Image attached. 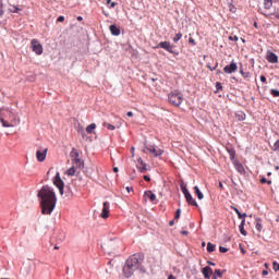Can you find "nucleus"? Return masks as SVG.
Wrapping results in <instances>:
<instances>
[{
  "label": "nucleus",
  "instance_id": "f257e3e1",
  "mask_svg": "<svg viewBox=\"0 0 279 279\" xmlns=\"http://www.w3.org/2000/svg\"><path fill=\"white\" fill-rule=\"evenodd\" d=\"M40 199L41 215H51L56 208L58 198L56 197V192L49 185H44L37 194Z\"/></svg>",
  "mask_w": 279,
  "mask_h": 279
},
{
  "label": "nucleus",
  "instance_id": "f03ea898",
  "mask_svg": "<svg viewBox=\"0 0 279 279\" xmlns=\"http://www.w3.org/2000/svg\"><path fill=\"white\" fill-rule=\"evenodd\" d=\"M141 265H143V255L141 254H134L130 256L125 265L123 267V275L125 278H132L134 276V271H137V269H141Z\"/></svg>",
  "mask_w": 279,
  "mask_h": 279
},
{
  "label": "nucleus",
  "instance_id": "7ed1b4c3",
  "mask_svg": "<svg viewBox=\"0 0 279 279\" xmlns=\"http://www.w3.org/2000/svg\"><path fill=\"white\" fill-rule=\"evenodd\" d=\"M1 114L0 121L3 128H16V124L20 123L19 117L8 109L2 110Z\"/></svg>",
  "mask_w": 279,
  "mask_h": 279
},
{
  "label": "nucleus",
  "instance_id": "20e7f679",
  "mask_svg": "<svg viewBox=\"0 0 279 279\" xmlns=\"http://www.w3.org/2000/svg\"><path fill=\"white\" fill-rule=\"evenodd\" d=\"M276 1H278V0H264V10L266 12L263 14H264V16H266V19L275 16V19H277L279 21V9L276 10L275 12H269V10H271V8L274 7V3H276Z\"/></svg>",
  "mask_w": 279,
  "mask_h": 279
},
{
  "label": "nucleus",
  "instance_id": "39448f33",
  "mask_svg": "<svg viewBox=\"0 0 279 279\" xmlns=\"http://www.w3.org/2000/svg\"><path fill=\"white\" fill-rule=\"evenodd\" d=\"M121 245H123V243L121 242V240H111L109 242H107L105 244V251L108 253V254H117V252L119 250H121Z\"/></svg>",
  "mask_w": 279,
  "mask_h": 279
},
{
  "label": "nucleus",
  "instance_id": "423d86ee",
  "mask_svg": "<svg viewBox=\"0 0 279 279\" xmlns=\"http://www.w3.org/2000/svg\"><path fill=\"white\" fill-rule=\"evenodd\" d=\"M168 99L171 106H175L178 108L179 106H182V101H184V95L178 90H174L169 94Z\"/></svg>",
  "mask_w": 279,
  "mask_h": 279
},
{
  "label": "nucleus",
  "instance_id": "0eeeda50",
  "mask_svg": "<svg viewBox=\"0 0 279 279\" xmlns=\"http://www.w3.org/2000/svg\"><path fill=\"white\" fill-rule=\"evenodd\" d=\"M70 156L72 158V165L77 169H84V161L80 158V151L76 148H72Z\"/></svg>",
  "mask_w": 279,
  "mask_h": 279
},
{
  "label": "nucleus",
  "instance_id": "6e6552de",
  "mask_svg": "<svg viewBox=\"0 0 279 279\" xmlns=\"http://www.w3.org/2000/svg\"><path fill=\"white\" fill-rule=\"evenodd\" d=\"M49 151L48 147L39 146L36 151V158L38 162H45L47 160V153Z\"/></svg>",
  "mask_w": 279,
  "mask_h": 279
},
{
  "label": "nucleus",
  "instance_id": "1a4fd4ad",
  "mask_svg": "<svg viewBox=\"0 0 279 279\" xmlns=\"http://www.w3.org/2000/svg\"><path fill=\"white\" fill-rule=\"evenodd\" d=\"M146 151L153 154L154 158H158V156H162L165 150L160 149V147L156 145H147L145 146Z\"/></svg>",
  "mask_w": 279,
  "mask_h": 279
},
{
  "label": "nucleus",
  "instance_id": "9d476101",
  "mask_svg": "<svg viewBox=\"0 0 279 279\" xmlns=\"http://www.w3.org/2000/svg\"><path fill=\"white\" fill-rule=\"evenodd\" d=\"M52 182L54 186L59 189L60 195H64V181H62V178H60V172L56 173Z\"/></svg>",
  "mask_w": 279,
  "mask_h": 279
},
{
  "label": "nucleus",
  "instance_id": "9b49d317",
  "mask_svg": "<svg viewBox=\"0 0 279 279\" xmlns=\"http://www.w3.org/2000/svg\"><path fill=\"white\" fill-rule=\"evenodd\" d=\"M31 47L36 56H43V44L38 41V39H33L31 41Z\"/></svg>",
  "mask_w": 279,
  "mask_h": 279
},
{
  "label": "nucleus",
  "instance_id": "f8f14e48",
  "mask_svg": "<svg viewBox=\"0 0 279 279\" xmlns=\"http://www.w3.org/2000/svg\"><path fill=\"white\" fill-rule=\"evenodd\" d=\"M157 48L165 49V50L168 51L169 53H173V46H172L171 43H169V41H160V43L157 45Z\"/></svg>",
  "mask_w": 279,
  "mask_h": 279
},
{
  "label": "nucleus",
  "instance_id": "ddd939ff",
  "mask_svg": "<svg viewBox=\"0 0 279 279\" xmlns=\"http://www.w3.org/2000/svg\"><path fill=\"white\" fill-rule=\"evenodd\" d=\"M101 219H108L110 217V203L105 202L102 211L100 214Z\"/></svg>",
  "mask_w": 279,
  "mask_h": 279
},
{
  "label": "nucleus",
  "instance_id": "4468645a",
  "mask_svg": "<svg viewBox=\"0 0 279 279\" xmlns=\"http://www.w3.org/2000/svg\"><path fill=\"white\" fill-rule=\"evenodd\" d=\"M266 60L267 62H269L270 64H278V57L276 53H274L272 51H267L266 52Z\"/></svg>",
  "mask_w": 279,
  "mask_h": 279
},
{
  "label": "nucleus",
  "instance_id": "2eb2a0df",
  "mask_svg": "<svg viewBox=\"0 0 279 279\" xmlns=\"http://www.w3.org/2000/svg\"><path fill=\"white\" fill-rule=\"evenodd\" d=\"M239 69V66L236 65V62H231L229 65H226L223 68V72L225 73H235V71Z\"/></svg>",
  "mask_w": 279,
  "mask_h": 279
},
{
  "label": "nucleus",
  "instance_id": "dca6fc26",
  "mask_svg": "<svg viewBox=\"0 0 279 279\" xmlns=\"http://www.w3.org/2000/svg\"><path fill=\"white\" fill-rule=\"evenodd\" d=\"M137 165H140L137 167V169L141 173H145L147 171V163H145V161H143V158L137 159Z\"/></svg>",
  "mask_w": 279,
  "mask_h": 279
},
{
  "label": "nucleus",
  "instance_id": "f3484780",
  "mask_svg": "<svg viewBox=\"0 0 279 279\" xmlns=\"http://www.w3.org/2000/svg\"><path fill=\"white\" fill-rule=\"evenodd\" d=\"M144 199L147 202V199H149V202H154L156 199V194H154V192L151 191H146L144 193Z\"/></svg>",
  "mask_w": 279,
  "mask_h": 279
},
{
  "label": "nucleus",
  "instance_id": "a211bd4d",
  "mask_svg": "<svg viewBox=\"0 0 279 279\" xmlns=\"http://www.w3.org/2000/svg\"><path fill=\"white\" fill-rule=\"evenodd\" d=\"M109 29L112 34V36H120L121 35V28H119L117 25H110Z\"/></svg>",
  "mask_w": 279,
  "mask_h": 279
},
{
  "label": "nucleus",
  "instance_id": "6ab92c4d",
  "mask_svg": "<svg viewBox=\"0 0 279 279\" xmlns=\"http://www.w3.org/2000/svg\"><path fill=\"white\" fill-rule=\"evenodd\" d=\"M202 271H203L204 278L206 279H210V276H213V268H210V266L203 268Z\"/></svg>",
  "mask_w": 279,
  "mask_h": 279
},
{
  "label": "nucleus",
  "instance_id": "aec40b11",
  "mask_svg": "<svg viewBox=\"0 0 279 279\" xmlns=\"http://www.w3.org/2000/svg\"><path fill=\"white\" fill-rule=\"evenodd\" d=\"M185 199L187 204H190V206H197V202L195 201V198H193V195H191V193L185 195Z\"/></svg>",
  "mask_w": 279,
  "mask_h": 279
},
{
  "label": "nucleus",
  "instance_id": "412c9836",
  "mask_svg": "<svg viewBox=\"0 0 279 279\" xmlns=\"http://www.w3.org/2000/svg\"><path fill=\"white\" fill-rule=\"evenodd\" d=\"M255 223H256L255 228H256L257 232H263V219L256 218Z\"/></svg>",
  "mask_w": 279,
  "mask_h": 279
},
{
  "label": "nucleus",
  "instance_id": "4be33fe9",
  "mask_svg": "<svg viewBox=\"0 0 279 279\" xmlns=\"http://www.w3.org/2000/svg\"><path fill=\"white\" fill-rule=\"evenodd\" d=\"M239 229L241 234H243V236H247V231H245V219L241 221Z\"/></svg>",
  "mask_w": 279,
  "mask_h": 279
},
{
  "label": "nucleus",
  "instance_id": "5701e85b",
  "mask_svg": "<svg viewBox=\"0 0 279 279\" xmlns=\"http://www.w3.org/2000/svg\"><path fill=\"white\" fill-rule=\"evenodd\" d=\"M95 130H97V124H95V123H92V124L87 125V128H86L87 134H93L95 132Z\"/></svg>",
  "mask_w": 279,
  "mask_h": 279
},
{
  "label": "nucleus",
  "instance_id": "b1692460",
  "mask_svg": "<svg viewBox=\"0 0 279 279\" xmlns=\"http://www.w3.org/2000/svg\"><path fill=\"white\" fill-rule=\"evenodd\" d=\"M194 193L198 199H204V194L202 193V191H199V186H194Z\"/></svg>",
  "mask_w": 279,
  "mask_h": 279
},
{
  "label": "nucleus",
  "instance_id": "393cba45",
  "mask_svg": "<svg viewBox=\"0 0 279 279\" xmlns=\"http://www.w3.org/2000/svg\"><path fill=\"white\" fill-rule=\"evenodd\" d=\"M227 151L230 156V160H234V158L236 157V150H234V148H227Z\"/></svg>",
  "mask_w": 279,
  "mask_h": 279
},
{
  "label": "nucleus",
  "instance_id": "a878e982",
  "mask_svg": "<svg viewBox=\"0 0 279 279\" xmlns=\"http://www.w3.org/2000/svg\"><path fill=\"white\" fill-rule=\"evenodd\" d=\"M234 167H235L236 171H239V173H243L244 168H243V165L241 162L234 161Z\"/></svg>",
  "mask_w": 279,
  "mask_h": 279
},
{
  "label": "nucleus",
  "instance_id": "bb28decb",
  "mask_svg": "<svg viewBox=\"0 0 279 279\" xmlns=\"http://www.w3.org/2000/svg\"><path fill=\"white\" fill-rule=\"evenodd\" d=\"M216 248H217V245H215V244H213L210 242L207 244V252L209 254H213V252H215Z\"/></svg>",
  "mask_w": 279,
  "mask_h": 279
},
{
  "label": "nucleus",
  "instance_id": "cd10ccee",
  "mask_svg": "<svg viewBox=\"0 0 279 279\" xmlns=\"http://www.w3.org/2000/svg\"><path fill=\"white\" fill-rule=\"evenodd\" d=\"M223 277V272H221L220 269H216L214 272V279H218V278H222Z\"/></svg>",
  "mask_w": 279,
  "mask_h": 279
},
{
  "label": "nucleus",
  "instance_id": "c85d7f7f",
  "mask_svg": "<svg viewBox=\"0 0 279 279\" xmlns=\"http://www.w3.org/2000/svg\"><path fill=\"white\" fill-rule=\"evenodd\" d=\"M75 167L76 166H72L70 169H68V171H66V174L68 175H75Z\"/></svg>",
  "mask_w": 279,
  "mask_h": 279
},
{
  "label": "nucleus",
  "instance_id": "c756f323",
  "mask_svg": "<svg viewBox=\"0 0 279 279\" xmlns=\"http://www.w3.org/2000/svg\"><path fill=\"white\" fill-rule=\"evenodd\" d=\"M102 125H104V128H107V129H109V130H117V128L114 126V125H112V124H110V123H108V122H104L102 123Z\"/></svg>",
  "mask_w": 279,
  "mask_h": 279
},
{
  "label": "nucleus",
  "instance_id": "7c9ffc66",
  "mask_svg": "<svg viewBox=\"0 0 279 279\" xmlns=\"http://www.w3.org/2000/svg\"><path fill=\"white\" fill-rule=\"evenodd\" d=\"M181 191H182L184 197H186V195H189L191 193V192H189V190L184 185H181Z\"/></svg>",
  "mask_w": 279,
  "mask_h": 279
},
{
  "label": "nucleus",
  "instance_id": "2f4dec72",
  "mask_svg": "<svg viewBox=\"0 0 279 279\" xmlns=\"http://www.w3.org/2000/svg\"><path fill=\"white\" fill-rule=\"evenodd\" d=\"M181 38H182V33H178V34L173 37V43H178Z\"/></svg>",
  "mask_w": 279,
  "mask_h": 279
},
{
  "label": "nucleus",
  "instance_id": "473e14b6",
  "mask_svg": "<svg viewBox=\"0 0 279 279\" xmlns=\"http://www.w3.org/2000/svg\"><path fill=\"white\" fill-rule=\"evenodd\" d=\"M270 95H272V97H279V90L278 89H270Z\"/></svg>",
  "mask_w": 279,
  "mask_h": 279
},
{
  "label": "nucleus",
  "instance_id": "72a5a7b5",
  "mask_svg": "<svg viewBox=\"0 0 279 279\" xmlns=\"http://www.w3.org/2000/svg\"><path fill=\"white\" fill-rule=\"evenodd\" d=\"M180 215H182V210L181 209H177V211L174 214V219H180Z\"/></svg>",
  "mask_w": 279,
  "mask_h": 279
},
{
  "label": "nucleus",
  "instance_id": "f704fd0d",
  "mask_svg": "<svg viewBox=\"0 0 279 279\" xmlns=\"http://www.w3.org/2000/svg\"><path fill=\"white\" fill-rule=\"evenodd\" d=\"M4 11H3V1L0 0V16H3Z\"/></svg>",
  "mask_w": 279,
  "mask_h": 279
},
{
  "label": "nucleus",
  "instance_id": "c9c22d12",
  "mask_svg": "<svg viewBox=\"0 0 279 279\" xmlns=\"http://www.w3.org/2000/svg\"><path fill=\"white\" fill-rule=\"evenodd\" d=\"M219 252H221V254H226L228 252V247L219 246Z\"/></svg>",
  "mask_w": 279,
  "mask_h": 279
},
{
  "label": "nucleus",
  "instance_id": "e433bc0d",
  "mask_svg": "<svg viewBox=\"0 0 279 279\" xmlns=\"http://www.w3.org/2000/svg\"><path fill=\"white\" fill-rule=\"evenodd\" d=\"M272 267H274L275 271H279V264H278V262H274L272 263Z\"/></svg>",
  "mask_w": 279,
  "mask_h": 279
},
{
  "label": "nucleus",
  "instance_id": "4c0bfd02",
  "mask_svg": "<svg viewBox=\"0 0 279 279\" xmlns=\"http://www.w3.org/2000/svg\"><path fill=\"white\" fill-rule=\"evenodd\" d=\"M238 217H239V219H242V221H243V219H245V217H247V214H241V211L238 214Z\"/></svg>",
  "mask_w": 279,
  "mask_h": 279
},
{
  "label": "nucleus",
  "instance_id": "58836bf2",
  "mask_svg": "<svg viewBox=\"0 0 279 279\" xmlns=\"http://www.w3.org/2000/svg\"><path fill=\"white\" fill-rule=\"evenodd\" d=\"M266 182H267V184H271V181H267L266 178L260 179V184H266Z\"/></svg>",
  "mask_w": 279,
  "mask_h": 279
},
{
  "label": "nucleus",
  "instance_id": "ea45409f",
  "mask_svg": "<svg viewBox=\"0 0 279 279\" xmlns=\"http://www.w3.org/2000/svg\"><path fill=\"white\" fill-rule=\"evenodd\" d=\"M189 43H190V45H192V47H195V45H196V43H195V40L193 39V37H190V38H189Z\"/></svg>",
  "mask_w": 279,
  "mask_h": 279
},
{
  "label": "nucleus",
  "instance_id": "a19ab883",
  "mask_svg": "<svg viewBox=\"0 0 279 279\" xmlns=\"http://www.w3.org/2000/svg\"><path fill=\"white\" fill-rule=\"evenodd\" d=\"M229 40H234V43H236L239 40V37L236 35L229 36Z\"/></svg>",
  "mask_w": 279,
  "mask_h": 279
},
{
  "label": "nucleus",
  "instance_id": "79ce46f5",
  "mask_svg": "<svg viewBox=\"0 0 279 279\" xmlns=\"http://www.w3.org/2000/svg\"><path fill=\"white\" fill-rule=\"evenodd\" d=\"M221 88H223V86H221V83L217 82L216 83V90H221Z\"/></svg>",
  "mask_w": 279,
  "mask_h": 279
},
{
  "label": "nucleus",
  "instance_id": "37998d69",
  "mask_svg": "<svg viewBox=\"0 0 279 279\" xmlns=\"http://www.w3.org/2000/svg\"><path fill=\"white\" fill-rule=\"evenodd\" d=\"M58 23H64V16L63 15H60L58 19H57Z\"/></svg>",
  "mask_w": 279,
  "mask_h": 279
},
{
  "label": "nucleus",
  "instance_id": "c03bdc74",
  "mask_svg": "<svg viewBox=\"0 0 279 279\" xmlns=\"http://www.w3.org/2000/svg\"><path fill=\"white\" fill-rule=\"evenodd\" d=\"M19 8L17 7H13V9L11 10V12H13L14 14H19Z\"/></svg>",
  "mask_w": 279,
  "mask_h": 279
},
{
  "label": "nucleus",
  "instance_id": "a18cd8bd",
  "mask_svg": "<svg viewBox=\"0 0 279 279\" xmlns=\"http://www.w3.org/2000/svg\"><path fill=\"white\" fill-rule=\"evenodd\" d=\"M260 82H263V84H267V77H265V75L260 76Z\"/></svg>",
  "mask_w": 279,
  "mask_h": 279
},
{
  "label": "nucleus",
  "instance_id": "49530a36",
  "mask_svg": "<svg viewBox=\"0 0 279 279\" xmlns=\"http://www.w3.org/2000/svg\"><path fill=\"white\" fill-rule=\"evenodd\" d=\"M241 75H243V77H250V72L241 71Z\"/></svg>",
  "mask_w": 279,
  "mask_h": 279
},
{
  "label": "nucleus",
  "instance_id": "de8ad7c7",
  "mask_svg": "<svg viewBox=\"0 0 279 279\" xmlns=\"http://www.w3.org/2000/svg\"><path fill=\"white\" fill-rule=\"evenodd\" d=\"M144 180L145 182H151V178H149V175H144Z\"/></svg>",
  "mask_w": 279,
  "mask_h": 279
},
{
  "label": "nucleus",
  "instance_id": "09e8293b",
  "mask_svg": "<svg viewBox=\"0 0 279 279\" xmlns=\"http://www.w3.org/2000/svg\"><path fill=\"white\" fill-rule=\"evenodd\" d=\"M232 210H234V213H236V215H239L241 211H239V208L231 206Z\"/></svg>",
  "mask_w": 279,
  "mask_h": 279
},
{
  "label": "nucleus",
  "instance_id": "8fccbe9b",
  "mask_svg": "<svg viewBox=\"0 0 279 279\" xmlns=\"http://www.w3.org/2000/svg\"><path fill=\"white\" fill-rule=\"evenodd\" d=\"M262 275H263V276H269V271H268V270H263V271H262Z\"/></svg>",
  "mask_w": 279,
  "mask_h": 279
},
{
  "label": "nucleus",
  "instance_id": "3c124183",
  "mask_svg": "<svg viewBox=\"0 0 279 279\" xmlns=\"http://www.w3.org/2000/svg\"><path fill=\"white\" fill-rule=\"evenodd\" d=\"M78 133L82 134V136L84 137V134H85L84 129H80Z\"/></svg>",
  "mask_w": 279,
  "mask_h": 279
},
{
  "label": "nucleus",
  "instance_id": "603ef678",
  "mask_svg": "<svg viewBox=\"0 0 279 279\" xmlns=\"http://www.w3.org/2000/svg\"><path fill=\"white\" fill-rule=\"evenodd\" d=\"M51 171H53V168H50L47 172V178H49V175L51 174Z\"/></svg>",
  "mask_w": 279,
  "mask_h": 279
},
{
  "label": "nucleus",
  "instance_id": "864d4df0",
  "mask_svg": "<svg viewBox=\"0 0 279 279\" xmlns=\"http://www.w3.org/2000/svg\"><path fill=\"white\" fill-rule=\"evenodd\" d=\"M126 117H134V113H133L132 111H129V112L126 113Z\"/></svg>",
  "mask_w": 279,
  "mask_h": 279
},
{
  "label": "nucleus",
  "instance_id": "5fc2aeb1",
  "mask_svg": "<svg viewBox=\"0 0 279 279\" xmlns=\"http://www.w3.org/2000/svg\"><path fill=\"white\" fill-rule=\"evenodd\" d=\"M181 234H183L184 236H186L189 234V231H181Z\"/></svg>",
  "mask_w": 279,
  "mask_h": 279
},
{
  "label": "nucleus",
  "instance_id": "6e6d98bb",
  "mask_svg": "<svg viewBox=\"0 0 279 279\" xmlns=\"http://www.w3.org/2000/svg\"><path fill=\"white\" fill-rule=\"evenodd\" d=\"M117 2H111L110 8H116Z\"/></svg>",
  "mask_w": 279,
  "mask_h": 279
},
{
  "label": "nucleus",
  "instance_id": "4d7b16f0",
  "mask_svg": "<svg viewBox=\"0 0 279 279\" xmlns=\"http://www.w3.org/2000/svg\"><path fill=\"white\" fill-rule=\"evenodd\" d=\"M113 172H114V173H119V168L114 167V168H113Z\"/></svg>",
  "mask_w": 279,
  "mask_h": 279
},
{
  "label": "nucleus",
  "instance_id": "13d9d810",
  "mask_svg": "<svg viewBox=\"0 0 279 279\" xmlns=\"http://www.w3.org/2000/svg\"><path fill=\"white\" fill-rule=\"evenodd\" d=\"M125 189H126L128 193H131V191H132V187H130V186H126Z\"/></svg>",
  "mask_w": 279,
  "mask_h": 279
},
{
  "label": "nucleus",
  "instance_id": "bf43d9fd",
  "mask_svg": "<svg viewBox=\"0 0 279 279\" xmlns=\"http://www.w3.org/2000/svg\"><path fill=\"white\" fill-rule=\"evenodd\" d=\"M77 21H84V17H82V16H77V19H76Z\"/></svg>",
  "mask_w": 279,
  "mask_h": 279
},
{
  "label": "nucleus",
  "instance_id": "052dcab7",
  "mask_svg": "<svg viewBox=\"0 0 279 279\" xmlns=\"http://www.w3.org/2000/svg\"><path fill=\"white\" fill-rule=\"evenodd\" d=\"M168 279H175V277L173 275H170Z\"/></svg>",
  "mask_w": 279,
  "mask_h": 279
},
{
  "label": "nucleus",
  "instance_id": "680f3d73",
  "mask_svg": "<svg viewBox=\"0 0 279 279\" xmlns=\"http://www.w3.org/2000/svg\"><path fill=\"white\" fill-rule=\"evenodd\" d=\"M174 221L173 220H171L170 222H169V226H174Z\"/></svg>",
  "mask_w": 279,
  "mask_h": 279
},
{
  "label": "nucleus",
  "instance_id": "e2e57ef3",
  "mask_svg": "<svg viewBox=\"0 0 279 279\" xmlns=\"http://www.w3.org/2000/svg\"><path fill=\"white\" fill-rule=\"evenodd\" d=\"M219 189H223V183L219 182Z\"/></svg>",
  "mask_w": 279,
  "mask_h": 279
},
{
  "label": "nucleus",
  "instance_id": "0e129e2a",
  "mask_svg": "<svg viewBox=\"0 0 279 279\" xmlns=\"http://www.w3.org/2000/svg\"><path fill=\"white\" fill-rule=\"evenodd\" d=\"M264 267H266V269H269V265L267 263L264 264Z\"/></svg>",
  "mask_w": 279,
  "mask_h": 279
},
{
  "label": "nucleus",
  "instance_id": "69168bd1",
  "mask_svg": "<svg viewBox=\"0 0 279 279\" xmlns=\"http://www.w3.org/2000/svg\"><path fill=\"white\" fill-rule=\"evenodd\" d=\"M209 265H211L213 267H215V263L213 262H207Z\"/></svg>",
  "mask_w": 279,
  "mask_h": 279
},
{
  "label": "nucleus",
  "instance_id": "338daca9",
  "mask_svg": "<svg viewBox=\"0 0 279 279\" xmlns=\"http://www.w3.org/2000/svg\"><path fill=\"white\" fill-rule=\"evenodd\" d=\"M107 3H108V4L112 3V0H107Z\"/></svg>",
  "mask_w": 279,
  "mask_h": 279
},
{
  "label": "nucleus",
  "instance_id": "774afa93",
  "mask_svg": "<svg viewBox=\"0 0 279 279\" xmlns=\"http://www.w3.org/2000/svg\"><path fill=\"white\" fill-rule=\"evenodd\" d=\"M242 254H245V250L241 248Z\"/></svg>",
  "mask_w": 279,
  "mask_h": 279
}]
</instances>
